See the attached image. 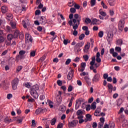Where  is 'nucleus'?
<instances>
[{
  "label": "nucleus",
  "mask_w": 128,
  "mask_h": 128,
  "mask_svg": "<svg viewBox=\"0 0 128 128\" xmlns=\"http://www.w3.org/2000/svg\"><path fill=\"white\" fill-rule=\"evenodd\" d=\"M96 102H93L91 104V110H96Z\"/></svg>",
  "instance_id": "obj_24"
},
{
  "label": "nucleus",
  "mask_w": 128,
  "mask_h": 128,
  "mask_svg": "<svg viewBox=\"0 0 128 128\" xmlns=\"http://www.w3.org/2000/svg\"><path fill=\"white\" fill-rule=\"evenodd\" d=\"M64 126V124L60 123L57 126V128H62Z\"/></svg>",
  "instance_id": "obj_61"
},
{
  "label": "nucleus",
  "mask_w": 128,
  "mask_h": 128,
  "mask_svg": "<svg viewBox=\"0 0 128 128\" xmlns=\"http://www.w3.org/2000/svg\"><path fill=\"white\" fill-rule=\"evenodd\" d=\"M77 118L79 120L78 123L80 124H82V122H84V120H83L84 116H78Z\"/></svg>",
  "instance_id": "obj_18"
},
{
  "label": "nucleus",
  "mask_w": 128,
  "mask_h": 128,
  "mask_svg": "<svg viewBox=\"0 0 128 128\" xmlns=\"http://www.w3.org/2000/svg\"><path fill=\"white\" fill-rule=\"evenodd\" d=\"M46 109L42 108H38V109L36 110L35 114H40L41 112L44 114V112H46Z\"/></svg>",
  "instance_id": "obj_10"
},
{
  "label": "nucleus",
  "mask_w": 128,
  "mask_h": 128,
  "mask_svg": "<svg viewBox=\"0 0 128 128\" xmlns=\"http://www.w3.org/2000/svg\"><path fill=\"white\" fill-rule=\"evenodd\" d=\"M40 22L41 24H46L48 22V20H46V18L44 16H41Z\"/></svg>",
  "instance_id": "obj_12"
},
{
  "label": "nucleus",
  "mask_w": 128,
  "mask_h": 128,
  "mask_svg": "<svg viewBox=\"0 0 128 128\" xmlns=\"http://www.w3.org/2000/svg\"><path fill=\"white\" fill-rule=\"evenodd\" d=\"M117 46H122V39H118L116 40Z\"/></svg>",
  "instance_id": "obj_28"
},
{
  "label": "nucleus",
  "mask_w": 128,
  "mask_h": 128,
  "mask_svg": "<svg viewBox=\"0 0 128 128\" xmlns=\"http://www.w3.org/2000/svg\"><path fill=\"white\" fill-rule=\"evenodd\" d=\"M98 12L100 16H106V13L102 11V9H100L98 11Z\"/></svg>",
  "instance_id": "obj_20"
},
{
  "label": "nucleus",
  "mask_w": 128,
  "mask_h": 128,
  "mask_svg": "<svg viewBox=\"0 0 128 128\" xmlns=\"http://www.w3.org/2000/svg\"><path fill=\"white\" fill-rule=\"evenodd\" d=\"M108 2L110 6H114V0H108Z\"/></svg>",
  "instance_id": "obj_39"
},
{
  "label": "nucleus",
  "mask_w": 128,
  "mask_h": 128,
  "mask_svg": "<svg viewBox=\"0 0 128 128\" xmlns=\"http://www.w3.org/2000/svg\"><path fill=\"white\" fill-rule=\"evenodd\" d=\"M72 86L70 85L68 87V92H72Z\"/></svg>",
  "instance_id": "obj_56"
},
{
  "label": "nucleus",
  "mask_w": 128,
  "mask_h": 128,
  "mask_svg": "<svg viewBox=\"0 0 128 128\" xmlns=\"http://www.w3.org/2000/svg\"><path fill=\"white\" fill-rule=\"evenodd\" d=\"M74 0H70V2L68 3V6L72 7L74 6Z\"/></svg>",
  "instance_id": "obj_25"
},
{
  "label": "nucleus",
  "mask_w": 128,
  "mask_h": 128,
  "mask_svg": "<svg viewBox=\"0 0 128 128\" xmlns=\"http://www.w3.org/2000/svg\"><path fill=\"white\" fill-rule=\"evenodd\" d=\"M12 122V119L10 118H6L4 119V122L6 124H10Z\"/></svg>",
  "instance_id": "obj_30"
},
{
  "label": "nucleus",
  "mask_w": 128,
  "mask_h": 128,
  "mask_svg": "<svg viewBox=\"0 0 128 128\" xmlns=\"http://www.w3.org/2000/svg\"><path fill=\"white\" fill-rule=\"evenodd\" d=\"M85 22L87 24H90L92 22V20L90 18H86L85 19Z\"/></svg>",
  "instance_id": "obj_38"
},
{
  "label": "nucleus",
  "mask_w": 128,
  "mask_h": 128,
  "mask_svg": "<svg viewBox=\"0 0 128 128\" xmlns=\"http://www.w3.org/2000/svg\"><path fill=\"white\" fill-rule=\"evenodd\" d=\"M82 46H84V44H82V42H79L76 44L75 48H82Z\"/></svg>",
  "instance_id": "obj_29"
},
{
  "label": "nucleus",
  "mask_w": 128,
  "mask_h": 128,
  "mask_svg": "<svg viewBox=\"0 0 128 128\" xmlns=\"http://www.w3.org/2000/svg\"><path fill=\"white\" fill-rule=\"evenodd\" d=\"M38 90H40V86L38 84L33 86L30 89V94L34 98H38Z\"/></svg>",
  "instance_id": "obj_2"
},
{
  "label": "nucleus",
  "mask_w": 128,
  "mask_h": 128,
  "mask_svg": "<svg viewBox=\"0 0 128 128\" xmlns=\"http://www.w3.org/2000/svg\"><path fill=\"white\" fill-rule=\"evenodd\" d=\"M2 86L6 88H8V80L2 81Z\"/></svg>",
  "instance_id": "obj_19"
},
{
  "label": "nucleus",
  "mask_w": 128,
  "mask_h": 128,
  "mask_svg": "<svg viewBox=\"0 0 128 128\" xmlns=\"http://www.w3.org/2000/svg\"><path fill=\"white\" fill-rule=\"evenodd\" d=\"M56 118H53L51 120V124L52 126H54L56 124Z\"/></svg>",
  "instance_id": "obj_31"
},
{
  "label": "nucleus",
  "mask_w": 128,
  "mask_h": 128,
  "mask_svg": "<svg viewBox=\"0 0 128 128\" xmlns=\"http://www.w3.org/2000/svg\"><path fill=\"white\" fill-rule=\"evenodd\" d=\"M90 108H92V107L90 106V104H88L86 107V110L87 112H88L89 110H90Z\"/></svg>",
  "instance_id": "obj_53"
},
{
  "label": "nucleus",
  "mask_w": 128,
  "mask_h": 128,
  "mask_svg": "<svg viewBox=\"0 0 128 128\" xmlns=\"http://www.w3.org/2000/svg\"><path fill=\"white\" fill-rule=\"evenodd\" d=\"M118 26L121 32H122V30H124V20H121L119 21Z\"/></svg>",
  "instance_id": "obj_5"
},
{
  "label": "nucleus",
  "mask_w": 128,
  "mask_h": 128,
  "mask_svg": "<svg viewBox=\"0 0 128 128\" xmlns=\"http://www.w3.org/2000/svg\"><path fill=\"white\" fill-rule=\"evenodd\" d=\"M18 82H20V80L18 78H15L14 80L12 82V88L14 90H16V88H18Z\"/></svg>",
  "instance_id": "obj_3"
},
{
  "label": "nucleus",
  "mask_w": 128,
  "mask_h": 128,
  "mask_svg": "<svg viewBox=\"0 0 128 128\" xmlns=\"http://www.w3.org/2000/svg\"><path fill=\"white\" fill-rule=\"evenodd\" d=\"M74 70H72L67 75V80H72V78H74Z\"/></svg>",
  "instance_id": "obj_9"
},
{
  "label": "nucleus",
  "mask_w": 128,
  "mask_h": 128,
  "mask_svg": "<svg viewBox=\"0 0 128 128\" xmlns=\"http://www.w3.org/2000/svg\"><path fill=\"white\" fill-rule=\"evenodd\" d=\"M86 62H82L80 64V68H78V72H82L84 70H86Z\"/></svg>",
  "instance_id": "obj_11"
},
{
  "label": "nucleus",
  "mask_w": 128,
  "mask_h": 128,
  "mask_svg": "<svg viewBox=\"0 0 128 128\" xmlns=\"http://www.w3.org/2000/svg\"><path fill=\"white\" fill-rule=\"evenodd\" d=\"M109 128H114V124H109Z\"/></svg>",
  "instance_id": "obj_64"
},
{
  "label": "nucleus",
  "mask_w": 128,
  "mask_h": 128,
  "mask_svg": "<svg viewBox=\"0 0 128 128\" xmlns=\"http://www.w3.org/2000/svg\"><path fill=\"white\" fill-rule=\"evenodd\" d=\"M4 42V32L0 30V44Z\"/></svg>",
  "instance_id": "obj_14"
},
{
  "label": "nucleus",
  "mask_w": 128,
  "mask_h": 128,
  "mask_svg": "<svg viewBox=\"0 0 128 128\" xmlns=\"http://www.w3.org/2000/svg\"><path fill=\"white\" fill-rule=\"evenodd\" d=\"M76 10L74 8H70V12L71 14H76Z\"/></svg>",
  "instance_id": "obj_37"
},
{
  "label": "nucleus",
  "mask_w": 128,
  "mask_h": 128,
  "mask_svg": "<svg viewBox=\"0 0 128 128\" xmlns=\"http://www.w3.org/2000/svg\"><path fill=\"white\" fill-rule=\"evenodd\" d=\"M78 124V120H73L71 122H68V125L69 128H76Z\"/></svg>",
  "instance_id": "obj_4"
},
{
  "label": "nucleus",
  "mask_w": 128,
  "mask_h": 128,
  "mask_svg": "<svg viewBox=\"0 0 128 128\" xmlns=\"http://www.w3.org/2000/svg\"><path fill=\"white\" fill-rule=\"evenodd\" d=\"M90 42H87L86 44L84 46V52L86 54H88V50H90Z\"/></svg>",
  "instance_id": "obj_13"
},
{
  "label": "nucleus",
  "mask_w": 128,
  "mask_h": 128,
  "mask_svg": "<svg viewBox=\"0 0 128 128\" xmlns=\"http://www.w3.org/2000/svg\"><path fill=\"white\" fill-rule=\"evenodd\" d=\"M8 7L6 6H4L1 8V12H2V14H6V12H8Z\"/></svg>",
  "instance_id": "obj_16"
},
{
  "label": "nucleus",
  "mask_w": 128,
  "mask_h": 128,
  "mask_svg": "<svg viewBox=\"0 0 128 128\" xmlns=\"http://www.w3.org/2000/svg\"><path fill=\"white\" fill-rule=\"evenodd\" d=\"M108 90H112V88H113L112 84H108Z\"/></svg>",
  "instance_id": "obj_55"
},
{
  "label": "nucleus",
  "mask_w": 128,
  "mask_h": 128,
  "mask_svg": "<svg viewBox=\"0 0 128 128\" xmlns=\"http://www.w3.org/2000/svg\"><path fill=\"white\" fill-rule=\"evenodd\" d=\"M121 104H122V100L119 99L118 101L117 104L118 106H120Z\"/></svg>",
  "instance_id": "obj_59"
},
{
  "label": "nucleus",
  "mask_w": 128,
  "mask_h": 128,
  "mask_svg": "<svg viewBox=\"0 0 128 128\" xmlns=\"http://www.w3.org/2000/svg\"><path fill=\"white\" fill-rule=\"evenodd\" d=\"M128 126V121L126 120H123V124L122 125V126Z\"/></svg>",
  "instance_id": "obj_41"
},
{
  "label": "nucleus",
  "mask_w": 128,
  "mask_h": 128,
  "mask_svg": "<svg viewBox=\"0 0 128 128\" xmlns=\"http://www.w3.org/2000/svg\"><path fill=\"white\" fill-rule=\"evenodd\" d=\"M100 74H96L94 75L92 79V82H100Z\"/></svg>",
  "instance_id": "obj_7"
},
{
  "label": "nucleus",
  "mask_w": 128,
  "mask_h": 128,
  "mask_svg": "<svg viewBox=\"0 0 128 128\" xmlns=\"http://www.w3.org/2000/svg\"><path fill=\"white\" fill-rule=\"evenodd\" d=\"M20 34V32L18 30H16L14 32V38H18V34Z\"/></svg>",
  "instance_id": "obj_21"
},
{
  "label": "nucleus",
  "mask_w": 128,
  "mask_h": 128,
  "mask_svg": "<svg viewBox=\"0 0 128 128\" xmlns=\"http://www.w3.org/2000/svg\"><path fill=\"white\" fill-rule=\"evenodd\" d=\"M35 14L36 16H40V10H36L35 12Z\"/></svg>",
  "instance_id": "obj_54"
},
{
  "label": "nucleus",
  "mask_w": 128,
  "mask_h": 128,
  "mask_svg": "<svg viewBox=\"0 0 128 128\" xmlns=\"http://www.w3.org/2000/svg\"><path fill=\"white\" fill-rule=\"evenodd\" d=\"M12 98V94H9L7 95V98L8 100H10Z\"/></svg>",
  "instance_id": "obj_62"
},
{
  "label": "nucleus",
  "mask_w": 128,
  "mask_h": 128,
  "mask_svg": "<svg viewBox=\"0 0 128 128\" xmlns=\"http://www.w3.org/2000/svg\"><path fill=\"white\" fill-rule=\"evenodd\" d=\"M74 18L73 19L74 24L72 25L73 30H74V31L73 32V35L74 36H76L78 34L76 30H78V26H80L81 20L80 16L76 14H74Z\"/></svg>",
  "instance_id": "obj_1"
},
{
  "label": "nucleus",
  "mask_w": 128,
  "mask_h": 128,
  "mask_svg": "<svg viewBox=\"0 0 128 128\" xmlns=\"http://www.w3.org/2000/svg\"><path fill=\"white\" fill-rule=\"evenodd\" d=\"M30 56L32 57V58L36 56V51H34V50L30 52Z\"/></svg>",
  "instance_id": "obj_36"
},
{
  "label": "nucleus",
  "mask_w": 128,
  "mask_h": 128,
  "mask_svg": "<svg viewBox=\"0 0 128 128\" xmlns=\"http://www.w3.org/2000/svg\"><path fill=\"white\" fill-rule=\"evenodd\" d=\"M13 38H14V35H12V34H9L8 35V40H12Z\"/></svg>",
  "instance_id": "obj_34"
},
{
  "label": "nucleus",
  "mask_w": 128,
  "mask_h": 128,
  "mask_svg": "<svg viewBox=\"0 0 128 128\" xmlns=\"http://www.w3.org/2000/svg\"><path fill=\"white\" fill-rule=\"evenodd\" d=\"M112 38H114V35H112V33L108 32L106 38L108 44H112Z\"/></svg>",
  "instance_id": "obj_6"
},
{
  "label": "nucleus",
  "mask_w": 128,
  "mask_h": 128,
  "mask_svg": "<svg viewBox=\"0 0 128 128\" xmlns=\"http://www.w3.org/2000/svg\"><path fill=\"white\" fill-rule=\"evenodd\" d=\"M70 62H72V60L70 58L67 59L65 62V64H66L67 66L69 64H70Z\"/></svg>",
  "instance_id": "obj_50"
},
{
  "label": "nucleus",
  "mask_w": 128,
  "mask_h": 128,
  "mask_svg": "<svg viewBox=\"0 0 128 128\" xmlns=\"http://www.w3.org/2000/svg\"><path fill=\"white\" fill-rule=\"evenodd\" d=\"M98 36H99V38H102V36H104V32L103 31H100L98 32Z\"/></svg>",
  "instance_id": "obj_46"
},
{
  "label": "nucleus",
  "mask_w": 128,
  "mask_h": 128,
  "mask_svg": "<svg viewBox=\"0 0 128 128\" xmlns=\"http://www.w3.org/2000/svg\"><path fill=\"white\" fill-rule=\"evenodd\" d=\"M84 80H85L87 84H88L90 86V84H92V82H90V77H88V76H85L84 77Z\"/></svg>",
  "instance_id": "obj_15"
},
{
  "label": "nucleus",
  "mask_w": 128,
  "mask_h": 128,
  "mask_svg": "<svg viewBox=\"0 0 128 128\" xmlns=\"http://www.w3.org/2000/svg\"><path fill=\"white\" fill-rule=\"evenodd\" d=\"M36 126V120H32V126Z\"/></svg>",
  "instance_id": "obj_51"
},
{
  "label": "nucleus",
  "mask_w": 128,
  "mask_h": 128,
  "mask_svg": "<svg viewBox=\"0 0 128 128\" xmlns=\"http://www.w3.org/2000/svg\"><path fill=\"white\" fill-rule=\"evenodd\" d=\"M84 114V112L82 110H78L77 112H76V114L78 116H83L82 114Z\"/></svg>",
  "instance_id": "obj_23"
},
{
  "label": "nucleus",
  "mask_w": 128,
  "mask_h": 128,
  "mask_svg": "<svg viewBox=\"0 0 128 128\" xmlns=\"http://www.w3.org/2000/svg\"><path fill=\"white\" fill-rule=\"evenodd\" d=\"M83 58H84L85 62H88L89 58L88 56V55L83 56Z\"/></svg>",
  "instance_id": "obj_42"
},
{
  "label": "nucleus",
  "mask_w": 128,
  "mask_h": 128,
  "mask_svg": "<svg viewBox=\"0 0 128 128\" xmlns=\"http://www.w3.org/2000/svg\"><path fill=\"white\" fill-rule=\"evenodd\" d=\"M80 76H88V72H83L80 74Z\"/></svg>",
  "instance_id": "obj_47"
},
{
  "label": "nucleus",
  "mask_w": 128,
  "mask_h": 128,
  "mask_svg": "<svg viewBox=\"0 0 128 128\" xmlns=\"http://www.w3.org/2000/svg\"><path fill=\"white\" fill-rule=\"evenodd\" d=\"M23 86L28 88H30V85L29 83H25L23 84Z\"/></svg>",
  "instance_id": "obj_43"
},
{
  "label": "nucleus",
  "mask_w": 128,
  "mask_h": 128,
  "mask_svg": "<svg viewBox=\"0 0 128 128\" xmlns=\"http://www.w3.org/2000/svg\"><path fill=\"white\" fill-rule=\"evenodd\" d=\"M90 4L91 6H96V0H91Z\"/></svg>",
  "instance_id": "obj_45"
},
{
  "label": "nucleus",
  "mask_w": 128,
  "mask_h": 128,
  "mask_svg": "<svg viewBox=\"0 0 128 128\" xmlns=\"http://www.w3.org/2000/svg\"><path fill=\"white\" fill-rule=\"evenodd\" d=\"M26 54V51L22 50L19 52L20 56H24Z\"/></svg>",
  "instance_id": "obj_49"
},
{
  "label": "nucleus",
  "mask_w": 128,
  "mask_h": 128,
  "mask_svg": "<svg viewBox=\"0 0 128 128\" xmlns=\"http://www.w3.org/2000/svg\"><path fill=\"white\" fill-rule=\"evenodd\" d=\"M80 58L76 57V58L74 60V62H80Z\"/></svg>",
  "instance_id": "obj_63"
},
{
  "label": "nucleus",
  "mask_w": 128,
  "mask_h": 128,
  "mask_svg": "<svg viewBox=\"0 0 128 128\" xmlns=\"http://www.w3.org/2000/svg\"><path fill=\"white\" fill-rule=\"evenodd\" d=\"M96 62V56H94L92 58V61L90 62V64H95Z\"/></svg>",
  "instance_id": "obj_40"
},
{
  "label": "nucleus",
  "mask_w": 128,
  "mask_h": 128,
  "mask_svg": "<svg viewBox=\"0 0 128 128\" xmlns=\"http://www.w3.org/2000/svg\"><path fill=\"white\" fill-rule=\"evenodd\" d=\"M6 16L8 18V20H12V14L11 13L6 14Z\"/></svg>",
  "instance_id": "obj_33"
},
{
  "label": "nucleus",
  "mask_w": 128,
  "mask_h": 128,
  "mask_svg": "<svg viewBox=\"0 0 128 128\" xmlns=\"http://www.w3.org/2000/svg\"><path fill=\"white\" fill-rule=\"evenodd\" d=\"M94 102V98L92 97L88 99V104H92V102Z\"/></svg>",
  "instance_id": "obj_60"
},
{
  "label": "nucleus",
  "mask_w": 128,
  "mask_h": 128,
  "mask_svg": "<svg viewBox=\"0 0 128 128\" xmlns=\"http://www.w3.org/2000/svg\"><path fill=\"white\" fill-rule=\"evenodd\" d=\"M98 22H100V20L96 18H94L92 20V24H93L94 26L98 24Z\"/></svg>",
  "instance_id": "obj_22"
},
{
  "label": "nucleus",
  "mask_w": 128,
  "mask_h": 128,
  "mask_svg": "<svg viewBox=\"0 0 128 128\" xmlns=\"http://www.w3.org/2000/svg\"><path fill=\"white\" fill-rule=\"evenodd\" d=\"M101 4L103 8H108V6L106 5V4H104V2L102 1L101 2Z\"/></svg>",
  "instance_id": "obj_48"
},
{
  "label": "nucleus",
  "mask_w": 128,
  "mask_h": 128,
  "mask_svg": "<svg viewBox=\"0 0 128 128\" xmlns=\"http://www.w3.org/2000/svg\"><path fill=\"white\" fill-rule=\"evenodd\" d=\"M10 24L12 28H16V24L14 22H11Z\"/></svg>",
  "instance_id": "obj_32"
},
{
  "label": "nucleus",
  "mask_w": 128,
  "mask_h": 128,
  "mask_svg": "<svg viewBox=\"0 0 128 128\" xmlns=\"http://www.w3.org/2000/svg\"><path fill=\"white\" fill-rule=\"evenodd\" d=\"M14 12L16 14H20V12H22V9L20 8H16V9L14 10Z\"/></svg>",
  "instance_id": "obj_27"
},
{
  "label": "nucleus",
  "mask_w": 128,
  "mask_h": 128,
  "mask_svg": "<svg viewBox=\"0 0 128 128\" xmlns=\"http://www.w3.org/2000/svg\"><path fill=\"white\" fill-rule=\"evenodd\" d=\"M86 118L88 120V122H92V115L90 114H86Z\"/></svg>",
  "instance_id": "obj_26"
},
{
  "label": "nucleus",
  "mask_w": 128,
  "mask_h": 128,
  "mask_svg": "<svg viewBox=\"0 0 128 128\" xmlns=\"http://www.w3.org/2000/svg\"><path fill=\"white\" fill-rule=\"evenodd\" d=\"M115 50L120 52H122V48L120 47H116Z\"/></svg>",
  "instance_id": "obj_57"
},
{
  "label": "nucleus",
  "mask_w": 128,
  "mask_h": 128,
  "mask_svg": "<svg viewBox=\"0 0 128 128\" xmlns=\"http://www.w3.org/2000/svg\"><path fill=\"white\" fill-rule=\"evenodd\" d=\"M25 41L26 42H32V38L30 34H25Z\"/></svg>",
  "instance_id": "obj_8"
},
{
  "label": "nucleus",
  "mask_w": 128,
  "mask_h": 128,
  "mask_svg": "<svg viewBox=\"0 0 128 128\" xmlns=\"http://www.w3.org/2000/svg\"><path fill=\"white\" fill-rule=\"evenodd\" d=\"M56 82L59 86H62V80H58Z\"/></svg>",
  "instance_id": "obj_44"
},
{
  "label": "nucleus",
  "mask_w": 128,
  "mask_h": 128,
  "mask_svg": "<svg viewBox=\"0 0 128 128\" xmlns=\"http://www.w3.org/2000/svg\"><path fill=\"white\" fill-rule=\"evenodd\" d=\"M62 92L58 91V94L56 97V100L58 102H60V100H62Z\"/></svg>",
  "instance_id": "obj_17"
},
{
  "label": "nucleus",
  "mask_w": 128,
  "mask_h": 128,
  "mask_svg": "<svg viewBox=\"0 0 128 128\" xmlns=\"http://www.w3.org/2000/svg\"><path fill=\"white\" fill-rule=\"evenodd\" d=\"M44 98H46V96H44V95L40 96V100H44Z\"/></svg>",
  "instance_id": "obj_58"
},
{
  "label": "nucleus",
  "mask_w": 128,
  "mask_h": 128,
  "mask_svg": "<svg viewBox=\"0 0 128 128\" xmlns=\"http://www.w3.org/2000/svg\"><path fill=\"white\" fill-rule=\"evenodd\" d=\"M82 30H84L85 32L86 30H88V26H83L82 28Z\"/></svg>",
  "instance_id": "obj_52"
},
{
  "label": "nucleus",
  "mask_w": 128,
  "mask_h": 128,
  "mask_svg": "<svg viewBox=\"0 0 128 128\" xmlns=\"http://www.w3.org/2000/svg\"><path fill=\"white\" fill-rule=\"evenodd\" d=\"M84 36H86V35L84 34H81L79 36L80 40H82L84 38Z\"/></svg>",
  "instance_id": "obj_35"
}]
</instances>
